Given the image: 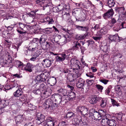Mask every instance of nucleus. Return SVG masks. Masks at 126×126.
Returning <instances> with one entry per match:
<instances>
[{"label":"nucleus","mask_w":126,"mask_h":126,"mask_svg":"<svg viewBox=\"0 0 126 126\" xmlns=\"http://www.w3.org/2000/svg\"><path fill=\"white\" fill-rule=\"evenodd\" d=\"M62 96L61 94H57L55 96V103H54L53 105L54 107H56V108H58L63 105V101L62 100ZM65 103V101L63 102V103Z\"/></svg>","instance_id":"f257e3e1"},{"label":"nucleus","mask_w":126,"mask_h":126,"mask_svg":"<svg viewBox=\"0 0 126 126\" xmlns=\"http://www.w3.org/2000/svg\"><path fill=\"white\" fill-rule=\"evenodd\" d=\"M54 103L52 100L49 98L45 100V103L43 104V106L45 109L48 108L51 110L56 108V107L54 106Z\"/></svg>","instance_id":"f03ea898"},{"label":"nucleus","mask_w":126,"mask_h":126,"mask_svg":"<svg viewBox=\"0 0 126 126\" xmlns=\"http://www.w3.org/2000/svg\"><path fill=\"white\" fill-rule=\"evenodd\" d=\"M70 49L66 51L64 53H61V56H56V61L57 62H61L63 61L65 59H67L69 57L70 53H67L68 51L70 52Z\"/></svg>","instance_id":"7ed1b4c3"},{"label":"nucleus","mask_w":126,"mask_h":126,"mask_svg":"<svg viewBox=\"0 0 126 126\" xmlns=\"http://www.w3.org/2000/svg\"><path fill=\"white\" fill-rule=\"evenodd\" d=\"M89 109L84 106H79L77 107V111L81 113L82 115L85 116L87 115L88 114Z\"/></svg>","instance_id":"20e7f679"},{"label":"nucleus","mask_w":126,"mask_h":126,"mask_svg":"<svg viewBox=\"0 0 126 126\" xmlns=\"http://www.w3.org/2000/svg\"><path fill=\"white\" fill-rule=\"evenodd\" d=\"M76 119H75L74 121L75 122L76 126H83L87 125V123L85 121H82L81 116L80 115L76 116Z\"/></svg>","instance_id":"39448f33"},{"label":"nucleus","mask_w":126,"mask_h":126,"mask_svg":"<svg viewBox=\"0 0 126 126\" xmlns=\"http://www.w3.org/2000/svg\"><path fill=\"white\" fill-rule=\"evenodd\" d=\"M46 122L44 126H54L56 123V121L54 118L49 117L47 119Z\"/></svg>","instance_id":"423d86ee"},{"label":"nucleus","mask_w":126,"mask_h":126,"mask_svg":"<svg viewBox=\"0 0 126 126\" xmlns=\"http://www.w3.org/2000/svg\"><path fill=\"white\" fill-rule=\"evenodd\" d=\"M70 62L72 66L74 67L75 68V69H80L81 65L79 61L75 59H72Z\"/></svg>","instance_id":"0eeeda50"},{"label":"nucleus","mask_w":126,"mask_h":126,"mask_svg":"<svg viewBox=\"0 0 126 126\" xmlns=\"http://www.w3.org/2000/svg\"><path fill=\"white\" fill-rule=\"evenodd\" d=\"M75 96L76 94L75 92H71L69 94L67 95V96L66 97V98L63 100V103L64 101H65V103H63V105H64L66 103L67 100L70 101H72L75 98Z\"/></svg>","instance_id":"6e6552de"},{"label":"nucleus","mask_w":126,"mask_h":126,"mask_svg":"<svg viewBox=\"0 0 126 126\" xmlns=\"http://www.w3.org/2000/svg\"><path fill=\"white\" fill-rule=\"evenodd\" d=\"M45 115L40 113H38L36 118V122L37 124L39 125L44 122L45 120Z\"/></svg>","instance_id":"1a4fd4ad"},{"label":"nucleus","mask_w":126,"mask_h":126,"mask_svg":"<svg viewBox=\"0 0 126 126\" xmlns=\"http://www.w3.org/2000/svg\"><path fill=\"white\" fill-rule=\"evenodd\" d=\"M114 12L112 9L109 10L105 13L103 15L104 18L105 19H107L108 18H111L112 17Z\"/></svg>","instance_id":"9d476101"},{"label":"nucleus","mask_w":126,"mask_h":126,"mask_svg":"<svg viewBox=\"0 0 126 126\" xmlns=\"http://www.w3.org/2000/svg\"><path fill=\"white\" fill-rule=\"evenodd\" d=\"M91 116H93L94 119L96 120H100L102 118V115L100 112L98 111L91 113Z\"/></svg>","instance_id":"9b49d317"},{"label":"nucleus","mask_w":126,"mask_h":126,"mask_svg":"<svg viewBox=\"0 0 126 126\" xmlns=\"http://www.w3.org/2000/svg\"><path fill=\"white\" fill-rule=\"evenodd\" d=\"M72 45V47L71 49L73 50H78L79 49V47H81V44L77 41L73 42Z\"/></svg>","instance_id":"f8f14e48"},{"label":"nucleus","mask_w":126,"mask_h":126,"mask_svg":"<svg viewBox=\"0 0 126 126\" xmlns=\"http://www.w3.org/2000/svg\"><path fill=\"white\" fill-rule=\"evenodd\" d=\"M16 124L19 125L24 120L23 115H18L15 118Z\"/></svg>","instance_id":"ddd939ff"},{"label":"nucleus","mask_w":126,"mask_h":126,"mask_svg":"<svg viewBox=\"0 0 126 126\" xmlns=\"http://www.w3.org/2000/svg\"><path fill=\"white\" fill-rule=\"evenodd\" d=\"M78 80V82L76 84L77 86L79 88H81L84 86L85 80L81 78H79L77 79V80Z\"/></svg>","instance_id":"4468645a"},{"label":"nucleus","mask_w":126,"mask_h":126,"mask_svg":"<svg viewBox=\"0 0 126 126\" xmlns=\"http://www.w3.org/2000/svg\"><path fill=\"white\" fill-rule=\"evenodd\" d=\"M34 66L31 63H28L26 66L24 67V70L28 72H31L32 71V69L33 67Z\"/></svg>","instance_id":"2eb2a0df"},{"label":"nucleus","mask_w":126,"mask_h":126,"mask_svg":"<svg viewBox=\"0 0 126 126\" xmlns=\"http://www.w3.org/2000/svg\"><path fill=\"white\" fill-rule=\"evenodd\" d=\"M24 104L28 106V109L30 110H33L36 109V106L31 104L30 102L25 101L24 102Z\"/></svg>","instance_id":"dca6fc26"},{"label":"nucleus","mask_w":126,"mask_h":126,"mask_svg":"<svg viewBox=\"0 0 126 126\" xmlns=\"http://www.w3.org/2000/svg\"><path fill=\"white\" fill-rule=\"evenodd\" d=\"M53 63L46 59L44 60L42 62V63L46 67H48L51 66Z\"/></svg>","instance_id":"f3484780"},{"label":"nucleus","mask_w":126,"mask_h":126,"mask_svg":"<svg viewBox=\"0 0 126 126\" xmlns=\"http://www.w3.org/2000/svg\"><path fill=\"white\" fill-rule=\"evenodd\" d=\"M88 36V35L87 33H85L83 35L77 34L76 36V39L77 40H81L87 37Z\"/></svg>","instance_id":"a211bd4d"},{"label":"nucleus","mask_w":126,"mask_h":126,"mask_svg":"<svg viewBox=\"0 0 126 126\" xmlns=\"http://www.w3.org/2000/svg\"><path fill=\"white\" fill-rule=\"evenodd\" d=\"M58 36L59 37H60V38H61V39L60 40L61 42L62 43H63V44L66 43L69 40L67 38H69V36L67 35H63V37L61 38L60 35H58Z\"/></svg>","instance_id":"6ab92c4d"},{"label":"nucleus","mask_w":126,"mask_h":126,"mask_svg":"<svg viewBox=\"0 0 126 126\" xmlns=\"http://www.w3.org/2000/svg\"><path fill=\"white\" fill-rule=\"evenodd\" d=\"M19 25L20 28L22 30L24 31H27L28 30L27 26L29 27L30 26L29 25H25L24 24L22 23L21 22H19Z\"/></svg>","instance_id":"aec40b11"},{"label":"nucleus","mask_w":126,"mask_h":126,"mask_svg":"<svg viewBox=\"0 0 126 126\" xmlns=\"http://www.w3.org/2000/svg\"><path fill=\"white\" fill-rule=\"evenodd\" d=\"M74 76L73 74L69 73L67 75V79L70 81H73L76 79V78Z\"/></svg>","instance_id":"412c9836"},{"label":"nucleus","mask_w":126,"mask_h":126,"mask_svg":"<svg viewBox=\"0 0 126 126\" xmlns=\"http://www.w3.org/2000/svg\"><path fill=\"white\" fill-rule=\"evenodd\" d=\"M76 117L75 114L72 112H67L65 117L66 118L69 119H75Z\"/></svg>","instance_id":"4be33fe9"},{"label":"nucleus","mask_w":126,"mask_h":126,"mask_svg":"<svg viewBox=\"0 0 126 126\" xmlns=\"http://www.w3.org/2000/svg\"><path fill=\"white\" fill-rule=\"evenodd\" d=\"M47 82H49V83L51 84V85H54L56 83V79L54 77L50 78L47 80Z\"/></svg>","instance_id":"5701e85b"},{"label":"nucleus","mask_w":126,"mask_h":126,"mask_svg":"<svg viewBox=\"0 0 126 126\" xmlns=\"http://www.w3.org/2000/svg\"><path fill=\"white\" fill-rule=\"evenodd\" d=\"M107 32V30L106 28L104 27L102 28L98 32L97 34L98 35H100L102 36V35L106 33Z\"/></svg>","instance_id":"b1692460"},{"label":"nucleus","mask_w":126,"mask_h":126,"mask_svg":"<svg viewBox=\"0 0 126 126\" xmlns=\"http://www.w3.org/2000/svg\"><path fill=\"white\" fill-rule=\"evenodd\" d=\"M118 37V35L116 34L114 35H110L108 37V39L111 42L115 41L116 42H117V40Z\"/></svg>","instance_id":"393cba45"},{"label":"nucleus","mask_w":126,"mask_h":126,"mask_svg":"<svg viewBox=\"0 0 126 126\" xmlns=\"http://www.w3.org/2000/svg\"><path fill=\"white\" fill-rule=\"evenodd\" d=\"M22 89H18L14 93V95L15 97H18L22 95Z\"/></svg>","instance_id":"a878e982"},{"label":"nucleus","mask_w":126,"mask_h":126,"mask_svg":"<svg viewBox=\"0 0 126 126\" xmlns=\"http://www.w3.org/2000/svg\"><path fill=\"white\" fill-rule=\"evenodd\" d=\"M57 91L58 93H59L63 96H65L67 94V91L64 89L61 88L57 90Z\"/></svg>","instance_id":"bb28decb"},{"label":"nucleus","mask_w":126,"mask_h":126,"mask_svg":"<svg viewBox=\"0 0 126 126\" xmlns=\"http://www.w3.org/2000/svg\"><path fill=\"white\" fill-rule=\"evenodd\" d=\"M116 121L115 120L109 119L107 124L109 126H116Z\"/></svg>","instance_id":"cd10ccee"},{"label":"nucleus","mask_w":126,"mask_h":126,"mask_svg":"<svg viewBox=\"0 0 126 126\" xmlns=\"http://www.w3.org/2000/svg\"><path fill=\"white\" fill-rule=\"evenodd\" d=\"M125 9L124 7H116L115 8V11L118 12L119 14V16L124 11Z\"/></svg>","instance_id":"c85d7f7f"},{"label":"nucleus","mask_w":126,"mask_h":126,"mask_svg":"<svg viewBox=\"0 0 126 126\" xmlns=\"http://www.w3.org/2000/svg\"><path fill=\"white\" fill-rule=\"evenodd\" d=\"M42 94L43 97L45 98H47L50 95L51 93L50 91L47 90L44 91H43L42 92Z\"/></svg>","instance_id":"c756f323"},{"label":"nucleus","mask_w":126,"mask_h":126,"mask_svg":"<svg viewBox=\"0 0 126 126\" xmlns=\"http://www.w3.org/2000/svg\"><path fill=\"white\" fill-rule=\"evenodd\" d=\"M39 54L37 53H35L33 55L32 57L30 59V60L33 61H35L36 60H38V57L39 56Z\"/></svg>","instance_id":"7c9ffc66"},{"label":"nucleus","mask_w":126,"mask_h":126,"mask_svg":"<svg viewBox=\"0 0 126 126\" xmlns=\"http://www.w3.org/2000/svg\"><path fill=\"white\" fill-rule=\"evenodd\" d=\"M115 4V1L114 0H108L107 4L109 7H114Z\"/></svg>","instance_id":"2f4dec72"},{"label":"nucleus","mask_w":126,"mask_h":126,"mask_svg":"<svg viewBox=\"0 0 126 126\" xmlns=\"http://www.w3.org/2000/svg\"><path fill=\"white\" fill-rule=\"evenodd\" d=\"M41 81H46L47 78V76L45 74V73L40 74Z\"/></svg>","instance_id":"473e14b6"},{"label":"nucleus","mask_w":126,"mask_h":126,"mask_svg":"<svg viewBox=\"0 0 126 126\" xmlns=\"http://www.w3.org/2000/svg\"><path fill=\"white\" fill-rule=\"evenodd\" d=\"M44 30L45 31V33L47 34H50L53 31L52 28H47L44 29Z\"/></svg>","instance_id":"72a5a7b5"},{"label":"nucleus","mask_w":126,"mask_h":126,"mask_svg":"<svg viewBox=\"0 0 126 126\" xmlns=\"http://www.w3.org/2000/svg\"><path fill=\"white\" fill-rule=\"evenodd\" d=\"M15 64L16 66L19 68L21 66H24V64L18 60L16 61L15 62Z\"/></svg>","instance_id":"f704fd0d"},{"label":"nucleus","mask_w":126,"mask_h":126,"mask_svg":"<svg viewBox=\"0 0 126 126\" xmlns=\"http://www.w3.org/2000/svg\"><path fill=\"white\" fill-rule=\"evenodd\" d=\"M46 37V35H43L40 38V40L41 42V45L44 43L46 41V39L45 37Z\"/></svg>","instance_id":"c9c22d12"},{"label":"nucleus","mask_w":126,"mask_h":126,"mask_svg":"<svg viewBox=\"0 0 126 126\" xmlns=\"http://www.w3.org/2000/svg\"><path fill=\"white\" fill-rule=\"evenodd\" d=\"M29 49L30 51L33 52L35 51H37L38 49V48L36 47H34L32 46H29Z\"/></svg>","instance_id":"e433bc0d"},{"label":"nucleus","mask_w":126,"mask_h":126,"mask_svg":"<svg viewBox=\"0 0 126 126\" xmlns=\"http://www.w3.org/2000/svg\"><path fill=\"white\" fill-rule=\"evenodd\" d=\"M36 11H32L31 12L27 14L29 16H30L32 17H34L35 16Z\"/></svg>","instance_id":"4c0bfd02"},{"label":"nucleus","mask_w":126,"mask_h":126,"mask_svg":"<svg viewBox=\"0 0 126 126\" xmlns=\"http://www.w3.org/2000/svg\"><path fill=\"white\" fill-rule=\"evenodd\" d=\"M21 43H19L16 44V45H13V48L15 49L16 51H18V48L19 46H21Z\"/></svg>","instance_id":"58836bf2"},{"label":"nucleus","mask_w":126,"mask_h":126,"mask_svg":"<svg viewBox=\"0 0 126 126\" xmlns=\"http://www.w3.org/2000/svg\"><path fill=\"white\" fill-rule=\"evenodd\" d=\"M46 85L44 83H42L41 84L40 86V90L42 91V92L46 89Z\"/></svg>","instance_id":"ea45409f"},{"label":"nucleus","mask_w":126,"mask_h":126,"mask_svg":"<svg viewBox=\"0 0 126 126\" xmlns=\"http://www.w3.org/2000/svg\"><path fill=\"white\" fill-rule=\"evenodd\" d=\"M102 38V36L101 35H99V36H94L92 37V38L94 40L96 41L99 40Z\"/></svg>","instance_id":"a19ab883"},{"label":"nucleus","mask_w":126,"mask_h":126,"mask_svg":"<svg viewBox=\"0 0 126 126\" xmlns=\"http://www.w3.org/2000/svg\"><path fill=\"white\" fill-rule=\"evenodd\" d=\"M111 100L112 104L113 106H116L117 107L119 106V104L113 99L112 98L111 99Z\"/></svg>","instance_id":"79ce46f5"},{"label":"nucleus","mask_w":126,"mask_h":126,"mask_svg":"<svg viewBox=\"0 0 126 126\" xmlns=\"http://www.w3.org/2000/svg\"><path fill=\"white\" fill-rule=\"evenodd\" d=\"M52 3H49L46 4L43 7V10H45L46 9L48 8L50 9V7H49L51 6L52 5Z\"/></svg>","instance_id":"37998d69"},{"label":"nucleus","mask_w":126,"mask_h":126,"mask_svg":"<svg viewBox=\"0 0 126 126\" xmlns=\"http://www.w3.org/2000/svg\"><path fill=\"white\" fill-rule=\"evenodd\" d=\"M106 115L105 116H104V118L102 119V123H104V124L106 123L107 124L109 119L107 117Z\"/></svg>","instance_id":"c03bdc74"},{"label":"nucleus","mask_w":126,"mask_h":126,"mask_svg":"<svg viewBox=\"0 0 126 126\" xmlns=\"http://www.w3.org/2000/svg\"><path fill=\"white\" fill-rule=\"evenodd\" d=\"M89 102L91 104H94L96 103L94 95H92V99L89 101Z\"/></svg>","instance_id":"a18cd8bd"},{"label":"nucleus","mask_w":126,"mask_h":126,"mask_svg":"<svg viewBox=\"0 0 126 126\" xmlns=\"http://www.w3.org/2000/svg\"><path fill=\"white\" fill-rule=\"evenodd\" d=\"M64 16H65V19L67 20H69L71 18V16H70V14L69 13H65L64 14Z\"/></svg>","instance_id":"49530a36"},{"label":"nucleus","mask_w":126,"mask_h":126,"mask_svg":"<svg viewBox=\"0 0 126 126\" xmlns=\"http://www.w3.org/2000/svg\"><path fill=\"white\" fill-rule=\"evenodd\" d=\"M60 71L62 73H65L70 72V71L68 69L66 68H64L63 69H62V70H60Z\"/></svg>","instance_id":"de8ad7c7"},{"label":"nucleus","mask_w":126,"mask_h":126,"mask_svg":"<svg viewBox=\"0 0 126 126\" xmlns=\"http://www.w3.org/2000/svg\"><path fill=\"white\" fill-rule=\"evenodd\" d=\"M96 103L102 99V98L98 95H94Z\"/></svg>","instance_id":"09e8293b"},{"label":"nucleus","mask_w":126,"mask_h":126,"mask_svg":"<svg viewBox=\"0 0 126 126\" xmlns=\"http://www.w3.org/2000/svg\"><path fill=\"white\" fill-rule=\"evenodd\" d=\"M67 125V123L66 121H62L59 123L58 126H66Z\"/></svg>","instance_id":"8fccbe9b"},{"label":"nucleus","mask_w":126,"mask_h":126,"mask_svg":"<svg viewBox=\"0 0 126 126\" xmlns=\"http://www.w3.org/2000/svg\"><path fill=\"white\" fill-rule=\"evenodd\" d=\"M111 88V86H109L105 90V94H107L108 95H109Z\"/></svg>","instance_id":"3c124183"},{"label":"nucleus","mask_w":126,"mask_h":126,"mask_svg":"<svg viewBox=\"0 0 126 126\" xmlns=\"http://www.w3.org/2000/svg\"><path fill=\"white\" fill-rule=\"evenodd\" d=\"M89 30V27L88 26H82V31H85L86 32V33L88 34Z\"/></svg>","instance_id":"603ef678"},{"label":"nucleus","mask_w":126,"mask_h":126,"mask_svg":"<svg viewBox=\"0 0 126 126\" xmlns=\"http://www.w3.org/2000/svg\"><path fill=\"white\" fill-rule=\"evenodd\" d=\"M101 100L100 105L102 107H104L106 105V102L105 101H104L102 98Z\"/></svg>","instance_id":"864d4df0"},{"label":"nucleus","mask_w":126,"mask_h":126,"mask_svg":"<svg viewBox=\"0 0 126 126\" xmlns=\"http://www.w3.org/2000/svg\"><path fill=\"white\" fill-rule=\"evenodd\" d=\"M111 22L112 25L110 26V27H112L116 23L117 21L114 18H112L111 20Z\"/></svg>","instance_id":"5fc2aeb1"},{"label":"nucleus","mask_w":126,"mask_h":126,"mask_svg":"<svg viewBox=\"0 0 126 126\" xmlns=\"http://www.w3.org/2000/svg\"><path fill=\"white\" fill-rule=\"evenodd\" d=\"M117 25L113 27V30L116 31H118L120 29H119L120 25L119 24H117Z\"/></svg>","instance_id":"6e6d98bb"},{"label":"nucleus","mask_w":126,"mask_h":126,"mask_svg":"<svg viewBox=\"0 0 126 126\" xmlns=\"http://www.w3.org/2000/svg\"><path fill=\"white\" fill-rule=\"evenodd\" d=\"M47 59L49 61L53 63L54 61L53 56L52 55H50L47 59Z\"/></svg>","instance_id":"4d7b16f0"},{"label":"nucleus","mask_w":126,"mask_h":126,"mask_svg":"<svg viewBox=\"0 0 126 126\" xmlns=\"http://www.w3.org/2000/svg\"><path fill=\"white\" fill-rule=\"evenodd\" d=\"M102 48H103V51L104 52H107L109 50L107 46H104L103 47L102 46Z\"/></svg>","instance_id":"13d9d810"},{"label":"nucleus","mask_w":126,"mask_h":126,"mask_svg":"<svg viewBox=\"0 0 126 126\" xmlns=\"http://www.w3.org/2000/svg\"><path fill=\"white\" fill-rule=\"evenodd\" d=\"M86 75L87 76L89 77L90 78L94 77L93 74L91 72H90L86 73Z\"/></svg>","instance_id":"bf43d9fd"},{"label":"nucleus","mask_w":126,"mask_h":126,"mask_svg":"<svg viewBox=\"0 0 126 126\" xmlns=\"http://www.w3.org/2000/svg\"><path fill=\"white\" fill-rule=\"evenodd\" d=\"M96 87L99 90H102L103 89V87L99 84H97L95 85Z\"/></svg>","instance_id":"052dcab7"},{"label":"nucleus","mask_w":126,"mask_h":126,"mask_svg":"<svg viewBox=\"0 0 126 126\" xmlns=\"http://www.w3.org/2000/svg\"><path fill=\"white\" fill-rule=\"evenodd\" d=\"M86 82L88 83L89 85H91L94 82V80H89L87 79L86 80Z\"/></svg>","instance_id":"680f3d73"},{"label":"nucleus","mask_w":126,"mask_h":126,"mask_svg":"<svg viewBox=\"0 0 126 126\" xmlns=\"http://www.w3.org/2000/svg\"><path fill=\"white\" fill-rule=\"evenodd\" d=\"M40 90L39 89H38L37 90H33V92L34 94H37L40 93Z\"/></svg>","instance_id":"e2e57ef3"},{"label":"nucleus","mask_w":126,"mask_h":126,"mask_svg":"<svg viewBox=\"0 0 126 126\" xmlns=\"http://www.w3.org/2000/svg\"><path fill=\"white\" fill-rule=\"evenodd\" d=\"M100 81L105 84H107L109 81V80H108L105 79H101L100 80Z\"/></svg>","instance_id":"0e129e2a"},{"label":"nucleus","mask_w":126,"mask_h":126,"mask_svg":"<svg viewBox=\"0 0 126 126\" xmlns=\"http://www.w3.org/2000/svg\"><path fill=\"white\" fill-rule=\"evenodd\" d=\"M75 27L76 28L78 29L79 30L82 31V26H81L78 25H76L75 26Z\"/></svg>","instance_id":"69168bd1"},{"label":"nucleus","mask_w":126,"mask_h":126,"mask_svg":"<svg viewBox=\"0 0 126 126\" xmlns=\"http://www.w3.org/2000/svg\"><path fill=\"white\" fill-rule=\"evenodd\" d=\"M121 86H120L119 85H117L115 87V89L116 91H119L120 90V87Z\"/></svg>","instance_id":"338daca9"},{"label":"nucleus","mask_w":126,"mask_h":126,"mask_svg":"<svg viewBox=\"0 0 126 126\" xmlns=\"http://www.w3.org/2000/svg\"><path fill=\"white\" fill-rule=\"evenodd\" d=\"M35 79L37 81H41L40 75L37 76L35 78Z\"/></svg>","instance_id":"774afa93"}]
</instances>
